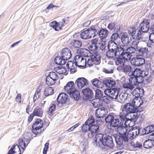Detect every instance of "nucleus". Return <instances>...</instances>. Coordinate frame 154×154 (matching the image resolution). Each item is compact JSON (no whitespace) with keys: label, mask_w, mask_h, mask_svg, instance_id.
Wrapping results in <instances>:
<instances>
[{"label":"nucleus","mask_w":154,"mask_h":154,"mask_svg":"<svg viewBox=\"0 0 154 154\" xmlns=\"http://www.w3.org/2000/svg\"><path fill=\"white\" fill-rule=\"evenodd\" d=\"M7 154H21L20 147L17 144H14L9 150Z\"/></svg>","instance_id":"22"},{"label":"nucleus","mask_w":154,"mask_h":154,"mask_svg":"<svg viewBox=\"0 0 154 154\" xmlns=\"http://www.w3.org/2000/svg\"><path fill=\"white\" fill-rule=\"evenodd\" d=\"M88 80L84 77L78 78L75 81L79 89H81L85 85H88Z\"/></svg>","instance_id":"14"},{"label":"nucleus","mask_w":154,"mask_h":154,"mask_svg":"<svg viewBox=\"0 0 154 154\" xmlns=\"http://www.w3.org/2000/svg\"><path fill=\"white\" fill-rule=\"evenodd\" d=\"M56 105L54 104H51L49 107L48 113L50 115L56 109Z\"/></svg>","instance_id":"54"},{"label":"nucleus","mask_w":154,"mask_h":154,"mask_svg":"<svg viewBox=\"0 0 154 154\" xmlns=\"http://www.w3.org/2000/svg\"><path fill=\"white\" fill-rule=\"evenodd\" d=\"M88 131H90L88 134V136L89 138H91L94 136V134L98 133L99 129V127L97 125L94 124L90 125L89 127Z\"/></svg>","instance_id":"12"},{"label":"nucleus","mask_w":154,"mask_h":154,"mask_svg":"<svg viewBox=\"0 0 154 154\" xmlns=\"http://www.w3.org/2000/svg\"><path fill=\"white\" fill-rule=\"evenodd\" d=\"M138 98L136 97H134L131 101L129 103L125 104L124 106V108L126 109V108L131 109V110H133V109H134L137 106L135 104L136 103V101H139L140 103L141 102L140 100H138Z\"/></svg>","instance_id":"17"},{"label":"nucleus","mask_w":154,"mask_h":154,"mask_svg":"<svg viewBox=\"0 0 154 154\" xmlns=\"http://www.w3.org/2000/svg\"><path fill=\"white\" fill-rule=\"evenodd\" d=\"M95 91V99H101V97L103 96V92L99 89H97Z\"/></svg>","instance_id":"40"},{"label":"nucleus","mask_w":154,"mask_h":154,"mask_svg":"<svg viewBox=\"0 0 154 154\" xmlns=\"http://www.w3.org/2000/svg\"><path fill=\"white\" fill-rule=\"evenodd\" d=\"M133 116V117H132L130 118V119H131V122H134L139 117L137 115V112H136V113H134V115Z\"/></svg>","instance_id":"64"},{"label":"nucleus","mask_w":154,"mask_h":154,"mask_svg":"<svg viewBox=\"0 0 154 154\" xmlns=\"http://www.w3.org/2000/svg\"><path fill=\"white\" fill-rule=\"evenodd\" d=\"M91 59L93 60V62L94 61H96V62L94 63L95 65H99L100 63L101 57H97Z\"/></svg>","instance_id":"60"},{"label":"nucleus","mask_w":154,"mask_h":154,"mask_svg":"<svg viewBox=\"0 0 154 154\" xmlns=\"http://www.w3.org/2000/svg\"><path fill=\"white\" fill-rule=\"evenodd\" d=\"M43 111L41 108H39L35 109L32 112L33 114L35 116L42 117L43 115Z\"/></svg>","instance_id":"36"},{"label":"nucleus","mask_w":154,"mask_h":154,"mask_svg":"<svg viewBox=\"0 0 154 154\" xmlns=\"http://www.w3.org/2000/svg\"><path fill=\"white\" fill-rule=\"evenodd\" d=\"M125 109L127 112V113L125 116L126 117L128 116V118H129V116L130 118L132 117H133V116L134 115V113H136V112H134L133 110H131V109H129V108H127Z\"/></svg>","instance_id":"43"},{"label":"nucleus","mask_w":154,"mask_h":154,"mask_svg":"<svg viewBox=\"0 0 154 154\" xmlns=\"http://www.w3.org/2000/svg\"><path fill=\"white\" fill-rule=\"evenodd\" d=\"M46 83L47 85L48 86H51L55 84L56 81L54 80H53L50 79V78H46L45 80Z\"/></svg>","instance_id":"49"},{"label":"nucleus","mask_w":154,"mask_h":154,"mask_svg":"<svg viewBox=\"0 0 154 154\" xmlns=\"http://www.w3.org/2000/svg\"><path fill=\"white\" fill-rule=\"evenodd\" d=\"M149 22L147 19H144L139 26V29L143 33L147 32L149 29Z\"/></svg>","instance_id":"11"},{"label":"nucleus","mask_w":154,"mask_h":154,"mask_svg":"<svg viewBox=\"0 0 154 154\" xmlns=\"http://www.w3.org/2000/svg\"><path fill=\"white\" fill-rule=\"evenodd\" d=\"M95 120L93 116L89 117L85 122H87V123L90 125H94L95 122Z\"/></svg>","instance_id":"50"},{"label":"nucleus","mask_w":154,"mask_h":154,"mask_svg":"<svg viewBox=\"0 0 154 154\" xmlns=\"http://www.w3.org/2000/svg\"><path fill=\"white\" fill-rule=\"evenodd\" d=\"M115 26L116 23L114 22H110L108 24L107 28L110 30L112 31L113 29H116L115 28Z\"/></svg>","instance_id":"53"},{"label":"nucleus","mask_w":154,"mask_h":154,"mask_svg":"<svg viewBox=\"0 0 154 154\" xmlns=\"http://www.w3.org/2000/svg\"><path fill=\"white\" fill-rule=\"evenodd\" d=\"M95 121L96 122V125L98 126L99 125H101L103 123V121L101 118H98L97 119L96 118L95 119Z\"/></svg>","instance_id":"61"},{"label":"nucleus","mask_w":154,"mask_h":154,"mask_svg":"<svg viewBox=\"0 0 154 154\" xmlns=\"http://www.w3.org/2000/svg\"><path fill=\"white\" fill-rule=\"evenodd\" d=\"M69 97L66 93H60L59 94L57 98V106L61 108L63 105L69 103Z\"/></svg>","instance_id":"6"},{"label":"nucleus","mask_w":154,"mask_h":154,"mask_svg":"<svg viewBox=\"0 0 154 154\" xmlns=\"http://www.w3.org/2000/svg\"><path fill=\"white\" fill-rule=\"evenodd\" d=\"M148 51V48L146 47H139L137 48L136 52L138 51L139 54L138 55L142 57L144 55V54L146 53Z\"/></svg>","instance_id":"32"},{"label":"nucleus","mask_w":154,"mask_h":154,"mask_svg":"<svg viewBox=\"0 0 154 154\" xmlns=\"http://www.w3.org/2000/svg\"><path fill=\"white\" fill-rule=\"evenodd\" d=\"M110 78V79L104 80V82L105 83V86L108 88H112L116 86L115 81Z\"/></svg>","instance_id":"30"},{"label":"nucleus","mask_w":154,"mask_h":154,"mask_svg":"<svg viewBox=\"0 0 154 154\" xmlns=\"http://www.w3.org/2000/svg\"><path fill=\"white\" fill-rule=\"evenodd\" d=\"M83 151L85 150L86 149L88 148V145L87 143L84 142H81L80 144Z\"/></svg>","instance_id":"63"},{"label":"nucleus","mask_w":154,"mask_h":154,"mask_svg":"<svg viewBox=\"0 0 154 154\" xmlns=\"http://www.w3.org/2000/svg\"><path fill=\"white\" fill-rule=\"evenodd\" d=\"M137 66H140L144 63L145 60L144 58H142L141 56L137 55Z\"/></svg>","instance_id":"35"},{"label":"nucleus","mask_w":154,"mask_h":154,"mask_svg":"<svg viewBox=\"0 0 154 154\" xmlns=\"http://www.w3.org/2000/svg\"><path fill=\"white\" fill-rule=\"evenodd\" d=\"M149 138L143 143V147L146 149H149L154 146V139Z\"/></svg>","instance_id":"26"},{"label":"nucleus","mask_w":154,"mask_h":154,"mask_svg":"<svg viewBox=\"0 0 154 154\" xmlns=\"http://www.w3.org/2000/svg\"><path fill=\"white\" fill-rule=\"evenodd\" d=\"M123 47L125 48V49L127 50L128 52L130 53L131 54L134 53L136 51H137V50L136 49L134 48L129 47L128 44L126 45L123 46Z\"/></svg>","instance_id":"46"},{"label":"nucleus","mask_w":154,"mask_h":154,"mask_svg":"<svg viewBox=\"0 0 154 154\" xmlns=\"http://www.w3.org/2000/svg\"><path fill=\"white\" fill-rule=\"evenodd\" d=\"M104 80H103L102 82H101L98 79L97 82V88H101L103 87L104 85H105V83L104 82Z\"/></svg>","instance_id":"62"},{"label":"nucleus","mask_w":154,"mask_h":154,"mask_svg":"<svg viewBox=\"0 0 154 154\" xmlns=\"http://www.w3.org/2000/svg\"><path fill=\"white\" fill-rule=\"evenodd\" d=\"M60 25V23L57 22L56 21L54 20L50 23V26L52 27L56 31H59V29H57Z\"/></svg>","instance_id":"34"},{"label":"nucleus","mask_w":154,"mask_h":154,"mask_svg":"<svg viewBox=\"0 0 154 154\" xmlns=\"http://www.w3.org/2000/svg\"><path fill=\"white\" fill-rule=\"evenodd\" d=\"M98 47V45H90L88 47V48L90 51L95 52L99 51Z\"/></svg>","instance_id":"48"},{"label":"nucleus","mask_w":154,"mask_h":154,"mask_svg":"<svg viewBox=\"0 0 154 154\" xmlns=\"http://www.w3.org/2000/svg\"><path fill=\"white\" fill-rule=\"evenodd\" d=\"M122 48V51L120 52V55L125 59L126 61L128 62L131 59L132 56L130 53L128 52L127 50L125 49L123 47Z\"/></svg>","instance_id":"20"},{"label":"nucleus","mask_w":154,"mask_h":154,"mask_svg":"<svg viewBox=\"0 0 154 154\" xmlns=\"http://www.w3.org/2000/svg\"><path fill=\"white\" fill-rule=\"evenodd\" d=\"M19 144L18 145L20 147H21L22 149L23 150V152L24 151V150L26 148L27 146V144L26 145L25 143V141L23 140L22 139H20L19 140Z\"/></svg>","instance_id":"44"},{"label":"nucleus","mask_w":154,"mask_h":154,"mask_svg":"<svg viewBox=\"0 0 154 154\" xmlns=\"http://www.w3.org/2000/svg\"><path fill=\"white\" fill-rule=\"evenodd\" d=\"M90 57H91V59H93L97 57H100L101 56L100 53L98 51H96L91 53V55Z\"/></svg>","instance_id":"58"},{"label":"nucleus","mask_w":154,"mask_h":154,"mask_svg":"<svg viewBox=\"0 0 154 154\" xmlns=\"http://www.w3.org/2000/svg\"><path fill=\"white\" fill-rule=\"evenodd\" d=\"M131 145L134 148H142V144L139 142L138 141H137L135 143H134L131 142Z\"/></svg>","instance_id":"55"},{"label":"nucleus","mask_w":154,"mask_h":154,"mask_svg":"<svg viewBox=\"0 0 154 154\" xmlns=\"http://www.w3.org/2000/svg\"><path fill=\"white\" fill-rule=\"evenodd\" d=\"M87 122H85L82 127V131L83 132H86L87 131H88L89 129V128L90 125L88 124V125Z\"/></svg>","instance_id":"47"},{"label":"nucleus","mask_w":154,"mask_h":154,"mask_svg":"<svg viewBox=\"0 0 154 154\" xmlns=\"http://www.w3.org/2000/svg\"><path fill=\"white\" fill-rule=\"evenodd\" d=\"M134 129L132 130V131H134L135 133V136H138L140 133V131L142 129L140 128L139 127H135L134 128Z\"/></svg>","instance_id":"57"},{"label":"nucleus","mask_w":154,"mask_h":154,"mask_svg":"<svg viewBox=\"0 0 154 154\" xmlns=\"http://www.w3.org/2000/svg\"><path fill=\"white\" fill-rule=\"evenodd\" d=\"M140 100H141V102L140 103L139 106H137L134 109H133V111L134 112H136L137 113L138 112H140L143 111V108L141 107L139 108L140 106L143 104V100H142L141 98H140Z\"/></svg>","instance_id":"39"},{"label":"nucleus","mask_w":154,"mask_h":154,"mask_svg":"<svg viewBox=\"0 0 154 154\" xmlns=\"http://www.w3.org/2000/svg\"><path fill=\"white\" fill-rule=\"evenodd\" d=\"M122 51L119 50V51L117 50H108L106 53V56L109 59L114 58L120 54V52Z\"/></svg>","instance_id":"18"},{"label":"nucleus","mask_w":154,"mask_h":154,"mask_svg":"<svg viewBox=\"0 0 154 154\" xmlns=\"http://www.w3.org/2000/svg\"><path fill=\"white\" fill-rule=\"evenodd\" d=\"M120 36L119 34L117 32L113 33L110 37V40L109 42H115V41L119 38Z\"/></svg>","instance_id":"45"},{"label":"nucleus","mask_w":154,"mask_h":154,"mask_svg":"<svg viewBox=\"0 0 154 154\" xmlns=\"http://www.w3.org/2000/svg\"><path fill=\"white\" fill-rule=\"evenodd\" d=\"M88 34L89 35V38H94L98 34L96 26H92L90 28L87 29Z\"/></svg>","instance_id":"24"},{"label":"nucleus","mask_w":154,"mask_h":154,"mask_svg":"<svg viewBox=\"0 0 154 154\" xmlns=\"http://www.w3.org/2000/svg\"><path fill=\"white\" fill-rule=\"evenodd\" d=\"M103 101L101 99H93L92 102L93 106L94 108H98L103 106Z\"/></svg>","instance_id":"28"},{"label":"nucleus","mask_w":154,"mask_h":154,"mask_svg":"<svg viewBox=\"0 0 154 154\" xmlns=\"http://www.w3.org/2000/svg\"><path fill=\"white\" fill-rule=\"evenodd\" d=\"M69 88L68 90L67 93L69 94L71 97L76 101H78L80 97V93L79 91L74 88Z\"/></svg>","instance_id":"8"},{"label":"nucleus","mask_w":154,"mask_h":154,"mask_svg":"<svg viewBox=\"0 0 154 154\" xmlns=\"http://www.w3.org/2000/svg\"><path fill=\"white\" fill-rule=\"evenodd\" d=\"M84 29V31L82 32L80 34L81 38L83 39H86L90 38L89 35L88 34V31L87 29Z\"/></svg>","instance_id":"38"},{"label":"nucleus","mask_w":154,"mask_h":154,"mask_svg":"<svg viewBox=\"0 0 154 154\" xmlns=\"http://www.w3.org/2000/svg\"><path fill=\"white\" fill-rule=\"evenodd\" d=\"M74 84L73 81H70L68 82L66 86L64 87V89L68 91V90L69 88H72V89L74 88Z\"/></svg>","instance_id":"41"},{"label":"nucleus","mask_w":154,"mask_h":154,"mask_svg":"<svg viewBox=\"0 0 154 154\" xmlns=\"http://www.w3.org/2000/svg\"><path fill=\"white\" fill-rule=\"evenodd\" d=\"M98 35L100 38L101 41L106 40L105 38H106L109 34V32L106 28H102L98 31Z\"/></svg>","instance_id":"15"},{"label":"nucleus","mask_w":154,"mask_h":154,"mask_svg":"<svg viewBox=\"0 0 154 154\" xmlns=\"http://www.w3.org/2000/svg\"><path fill=\"white\" fill-rule=\"evenodd\" d=\"M128 32L133 39L138 41L140 40L141 35L143 33L139 29H136L133 27L131 28V30H128Z\"/></svg>","instance_id":"7"},{"label":"nucleus","mask_w":154,"mask_h":154,"mask_svg":"<svg viewBox=\"0 0 154 154\" xmlns=\"http://www.w3.org/2000/svg\"><path fill=\"white\" fill-rule=\"evenodd\" d=\"M54 89L52 87H48L45 88L44 91V95L46 97L51 95L54 94Z\"/></svg>","instance_id":"33"},{"label":"nucleus","mask_w":154,"mask_h":154,"mask_svg":"<svg viewBox=\"0 0 154 154\" xmlns=\"http://www.w3.org/2000/svg\"><path fill=\"white\" fill-rule=\"evenodd\" d=\"M49 146V143L47 142L45 144V147L43 149V154H47V152L48 151V149Z\"/></svg>","instance_id":"59"},{"label":"nucleus","mask_w":154,"mask_h":154,"mask_svg":"<svg viewBox=\"0 0 154 154\" xmlns=\"http://www.w3.org/2000/svg\"><path fill=\"white\" fill-rule=\"evenodd\" d=\"M60 55H61L63 59L66 61L70 59L72 56L70 50L67 48L62 50L60 53Z\"/></svg>","instance_id":"10"},{"label":"nucleus","mask_w":154,"mask_h":154,"mask_svg":"<svg viewBox=\"0 0 154 154\" xmlns=\"http://www.w3.org/2000/svg\"><path fill=\"white\" fill-rule=\"evenodd\" d=\"M123 72L125 73L131 72L132 70V68L131 66L128 65H124L122 67H121Z\"/></svg>","instance_id":"37"},{"label":"nucleus","mask_w":154,"mask_h":154,"mask_svg":"<svg viewBox=\"0 0 154 154\" xmlns=\"http://www.w3.org/2000/svg\"><path fill=\"white\" fill-rule=\"evenodd\" d=\"M106 123H109L110 126L117 128V130L124 131L127 132L126 128L131 127V119L130 118H127L125 115H116L112 113H109L105 117Z\"/></svg>","instance_id":"1"},{"label":"nucleus","mask_w":154,"mask_h":154,"mask_svg":"<svg viewBox=\"0 0 154 154\" xmlns=\"http://www.w3.org/2000/svg\"><path fill=\"white\" fill-rule=\"evenodd\" d=\"M132 94L135 97L141 98L144 94V89L142 87L136 88L133 90Z\"/></svg>","instance_id":"13"},{"label":"nucleus","mask_w":154,"mask_h":154,"mask_svg":"<svg viewBox=\"0 0 154 154\" xmlns=\"http://www.w3.org/2000/svg\"><path fill=\"white\" fill-rule=\"evenodd\" d=\"M82 93L85 96V100L84 97H83L84 100L91 99L94 96L93 91L88 88H85L82 90Z\"/></svg>","instance_id":"9"},{"label":"nucleus","mask_w":154,"mask_h":154,"mask_svg":"<svg viewBox=\"0 0 154 154\" xmlns=\"http://www.w3.org/2000/svg\"><path fill=\"white\" fill-rule=\"evenodd\" d=\"M101 43L99 42L98 45H99V48L102 51L105 50L106 48V45L105 40H103V41H101Z\"/></svg>","instance_id":"51"},{"label":"nucleus","mask_w":154,"mask_h":154,"mask_svg":"<svg viewBox=\"0 0 154 154\" xmlns=\"http://www.w3.org/2000/svg\"><path fill=\"white\" fill-rule=\"evenodd\" d=\"M90 51L87 49L82 48L77 50V53L84 57H89L91 55V53Z\"/></svg>","instance_id":"23"},{"label":"nucleus","mask_w":154,"mask_h":154,"mask_svg":"<svg viewBox=\"0 0 154 154\" xmlns=\"http://www.w3.org/2000/svg\"><path fill=\"white\" fill-rule=\"evenodd\" d=\"M101 99L105 103L107 104L109 103L110 100L109 99L111 100V98L109 97V96L106 95L103 96L102 97H101Z\"/></svg>","instance_id":"56"},{"label":"nucleus","mask_w":154,"mask_h":154,"mask_svg":"<svg viewBox=\"0 0 154 154\" xmlns=\"http://www.w3.org/2000/svg\"><path fill=\"white\" fill-rule=\"evenodd\" d=\"M115 64L116 66H119L120 67H122L125 65L126 60L119 54L115 59Z\"/></svg>","instance_id":"25"},{"label":"nucleus","mask_w":154,"mask_h":154,"mask_svg":"<svg viewBox=\"0 0 154 154\" xmlns=\"http://www.w3.org/2000/svg\"><path fill=\"white\" fill-rule=\"evenodd\" d=\"M92 143L94 146L99 147L100 149L104 151L107 149L106 146L112 148L114 146L112 137L109 135H104L102 134H96Z\"/></svg>","instance_id":"2"},{"label":"nucleus","mask_w":154,"mask_h":154,"mask_svg":"<svg viewBox=\"0 0 154 154\" xmlns=\"http://www.w3.org/2000/svg\"><path fill=\"white\" fill-rule=\"evenodd\" d=\"M49 75H50V77H51L54 80L56 81L58 79V75L54 72H50Z\"/></svg>","instance_id":"52"},{"label":"nucleus","mask_w":154,"mask_h":154,"mask_svg":"<svg viewBox=\"0 0 154 154\" xmlns=\"http://www.w3.org/2000/svg\"><path fill=\"white\" fill-rule=\"evenodd\" d=\"M71 45L74 47L79 48L82 46V43L80 40L77 39H72V41Z\"/></svg>","instance_id":"31"},{"label":"nucleus","mask_w":154,"mask_h":154,"mask_svg":"<svg viewBox=\"0 0 154 154\" xmlns=\"http://www.w3.org/2000/svg\"><path fill=\"white\" fill-rule=\"evenodd\" d=\"M107 48L108 50H117L119 51V50L122 51V47L120 45H117L115 42H109L107 45Z\"/></svg>","instance_id":"19"},{"label":"nucleus","mask_w":154,"mask_h":154,"mask_svg":"<svg viewBox=\"0 0 154 154\" xmlns=\"http://www.w3.org/2000/svg\"><path fill=\"white\" fill-rule=\"evenodd\" d=\"M116 131L119 134H115L114 135V137L115 138L116 142V144L119 146L123 145V142H127L128 141V137L127 135V132L123 131L122 133V131H121L119 130V131L117 130Z\"/></svg>","instance_id":"4"},{"label":"nucleus","mask_w":154,"mask_h":154,"mask_svg":"<svg viewBox=\"0 0 154 154\" xmlns=\"http://www.w3.org/2000/svg\"><path fill=\"white\" fill-rule=\"evenodd\" d=\"M143 72L140 69H135L134 71H132L130 76L129 82L135 85L143 83L144 81Z\"/></svg>","instance_id":"3"},{"label":"nucleus","mask_w":154,"mask_h":154,"mask_svg":"<svg viewBox=\"0 0 154 154\" xmlns=\"http://www.w3.org/2000/svg\"><path fill=\"white\" fill-rule=\"evenodd\" d=\"M110 94L109 97L111 99H117L120 92L119 88H110Z\"/></svg>","instance_id":"21"},{"label":"nucleus","mask_w":154,"mask_h":154,"mask_svg":"<svg viewBox=\"0 0 154 154\" xmlns=\"http://www.w3.org/2000/svg\"><path fill=\"white\" fill-rule=\"evenodd\" d=\"M54 62L56 64L58 65H63L65 64L66 63V61L63 59L61 56L57 55L55 57Z\"/></svg>","instance_id":"29"},{"label":"nucleus","mask_w":154,"mask_h":154,"mask_svg":"<svg viewBox=\"0 0 154 154\" xmlns=\"http://www.w3.org/2000/svg\"><path fill=\"white\" fill-rule=\"evenodd\" d=\"M43 126V122L40 119H37L32 125V131L35 135H38L42 132L41 128Z\"/></svg>","instance_id":"5"},{"label":"nucleus","mask_w":154,"mask_h":154,"mask_svg":"<svg viewBox=\"0 0 154 154\" xmlns=\"http://www.w3.org/2000/svg\"><path fill=\"white\" fill-rule=\"evenodd\" d=\"M106 113V111H98L97 112L95 113L96 117L98 118H101L105 117Z\"/></svg>","instance_id":"42"},{"label":"nucleus","mask_w":154,"mask_h":154,"mask_svg":"<svg viewBox=\"0 0 154 154\" xmlns=\"http://www.w3.org/2000/svg\"><path fill=\"white\" fill-rule=\"evenodd\" d=\"M142 132L141 134H146L154 131V125H151L142 129Z\"/></svg>","instance_id":"27"},{"label":"nucleus","mask_w":154,"mask_h":154,"mask_svg":"<svg viewBox=\"0 0 154 154\" xmlns=\"http://www.w3.org/2000/svg\"><path fill=\"white\" fill-rule=\"evenodd\" d=\"M119 38H120L122 42L123 46L129 44L130 42L129 41L128 35L126 32H121L120 34Z\"/></svg>","instance_id":"16"}]
</instances>
